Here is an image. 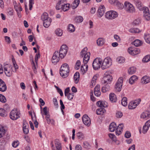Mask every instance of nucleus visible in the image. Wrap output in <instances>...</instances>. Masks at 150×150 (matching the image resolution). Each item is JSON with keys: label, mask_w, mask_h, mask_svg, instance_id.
<instances>
[{"label": "nucleus", "mask_w": 150, "mask_h": 150, "mask_svg": "<svg viewBox=\"0 0 150 150\" xmlns=\"http://www.w3.org/2000/svg\"><path fill=\"white\" fill-rule=\"evenodd\" d=\"M87 50L88 49L87 47L84 48L82 50L80 53L81 57H84L83 60V62L84 64V66L85 67V69H86V71L88 70V66L86 64L88 63L89 60L90 55V52H87L86 53Z\"/></svg>", "instance_id": "nucleus-1"}, {"label": "nucleus", "mask_w": 150, "mask_h": 150, "mask_svg": "<svg viewBox=\"0 0 150 150\" xmlns=\"http://www.w3.org/2000/svg\"><path fill=\"white\" fill-rule=\"evenodd\" d=\"M69 67L67 63H64L61 67L60 69V74L62 77L65 78L67 77L69 72Z\"/></svg>", "instance_id": "nucleus-2"}, {"label": "nucleus", "mask_w": 150, "mask_h": 150, "mask_svg": "<svg viewBox=\"0 0 150 150\" xmlns=\"http://www.w3.org/2000/svg\"><path fill=\"white\" fill-rule=\"evenodd\" d=\"M110 72L109 71L106 72L104 74V76L103 77L102 83L105 84H110L112 80V78L110 74Z\"/></svg>", "instance_id": "nucleus-3"}, {"label": "nucleus", "mask_w": 150, "mask_h": 150, "mask_svg": "<svg viewBox=\"0 0 150 150\" xmlns=\"http://www.w3.org/2000/svg\"><path fill=\"white\" fill-rule=\"evenodd\" d=\"M68 47L65 45H63L61 46L59 52V56L61 58H64L66 55L68 50Z\"/></svg>", "instance_id": "nucleus-4"}, {"label": "nucleus", "mask_w": 150, "mask_h": 150, "mask_svg": "<svg viewBox=\"0 0 150 150\" xmlns=\"http://www.w3.org/2000/svg\"><path fill=\"white\" fill-rule=\"evenodd\" d=\"M112 64V62L110 58L109 57L105 58L103 63L101 66V68L102 69H105L109 68Z\"/></svg>", "instance_id": "nucleus-5"}, {"label": "nucleus", "mask_w": 150, "mask_h": 150, "mask_svg": "<svg viewBox=\"0 0 150 150\" xmlns=\"http://www.w3.org/2000/svg\"><path fill=\"white\" fill-rule=\"evenodd\" d=\"M105 16L107 19L112 20L117 17L118 13L115 11H109L106 13Z\"/></svg>", "instance_id": "nucleus-6"}, {"label": "nucleus", "mask_w": 150, "mask_h": 150, "mask_svg": "<svg viewBox=\"0 0 150 150\" xmlns=\"http://www.w3.org/2000/svg\"><path fill=\"white\" fill-rule=\"evenodd\" d=\"M124 8L127 12L129 13H133L135 11L133 5L128 1L125 2Z\"/></svg>", "instance_id": "nucleus-7"}, {"label": "nucleus", "mask_w": 150, "mask_h": 150, "mask_svg": "<svg viewBox=\"0 0 150 150\" xmlns=\"http://www.w3.org/2000/svg\"><path fill=\"white\" fill-rule=\"evenodd\" d=\"M4 72L7 76H10L12 74V67L10 64H4Z\"/></svg>", "instance_id": "nucleus-8"}, {"label": "nucleus", "mask_w": 150, "mask_h": 150, "mask_svg": "<svg viewBox=\"0 0 150 150\" xmlns=\"http://www.w3.org/2000/svg\"><path fill=\"white\" fill-rule=\"evenodd\" d=\"M102 60L101 59L97 58H96L93 61L92 66L93 68L95 70L99 69L102 64Z\"/></svg>", "instance_id": "nucleus-9"}, {"label": "nucleus", "mask_w": 150, "mask_h": 150, "mask_svg": "<svg viewBox=\"0 0 150 150\" xmlns=\"http://www.w3.org/2000/svg\"><path fill=\"white\" fill-rule=\"evenodd\" d=\"M20 112L18 111L16 109H14L11 112L10 117L11 119L15 120L20 117Z\"/></svg>", "instance_id": "nucleus-10"}, {"label": "nucleus", "mask_w": 150, "mask_h": 150, "mask_svg": "<svg viewBox=\"0 0 150 150\" xmlns=\"http://www.w3.org/2000/svg\"><path fill=\"white\" fill-rule=\"evenodd\" d=\"M122 83L123 78L122 77L119 78L116 82L115 86L116 91L118 92L121 91L122 86Z\"/></svg>", "instance_id": "nucleus-11"}, {"label": "nucleus", "mask_w": 150, "mask_h": 150, "mask_svg": "<svg viewBox=\"0 0 150 150\" xmlns=\"http://www.w3.org/2000/svg\"><path fill=\"white\" fill-rule=\"evenodd\" d=\"M140 99H139L130 102L128 105V108L129 109H133L135 108L137 105L139 104L141 102Z\"/></svg>", "instance_id": "nucleus-12"}, {"label": "nucleus", "mask_w": 150, "mask_h": 150, "mask_svg": "<svg viewBox=\"0 0 150 150\" xmlns=\"http://www.w3.org/2000/svg\"><path fill=\"white\" fill-rule=\"evenodd\" d=\"M128 52L130 54L132 55H135L139 54L140 52V50L138 49L134 48L131 47H129L128 49Z\"/></svg>", "instance_id": "nucleus-13"}, {"label": "nucleus", "mask_w": 150, "mask_h": 150, "mask_svg": "<svg viewBox=\"0 0 150 150\" xmlns=\"http://www.w3.org/2000/svg\"><path fill=\"white\" fill-rule=\"evenodd\" d=\"M59 53L58 51H55L52 57V62L53 63L56 64L57 62H58L59 60Z\"/></svg>", "instance_id": "nucleus-14"}, {"label": "nucleus", "mask_w": 150, "mask_h": 150, "mask_svg": "<svg viewBox=\"0 0 150 150\" xmlns=\"http://www.w3.org/2000/svg\"><path fill=\"white\" fill-rule=\"evenodd\" d=\"M29 127L28 123L26 120H23V129L24 133L25 134H27L29 132Z\"/></svg>", "instance_id": "nucleus-15"}, {"label": "nucleus", "mask_w": 150, "mask_h": 150, "mask_svg": "<svg viewBox=\"0 0 150 150\" xmlns=\"http://www.w3.org/2000/svg\"><path fill=\"white\" fill-rule=\"evenodd\" d=\"M82 121L85 125L89 126L90 125V119L87 115H83L82 117Z\"/></svg>", "instance_id": "nucleus-16"}, {"label": "nucleus", "mask_w": 150, "mask_h": 150, "mask_svg": "<svg viewBox=\"0 0 150 150\" xmlns=\"http://www.w3.org/2000/svg\"><path fill=\"white\" fill-rule=\"evenodd\" d=\"M143 13V16L144 18L147 21L149 20H150V15L148 8L147 7L145 8Z\"/></svg>", "instance_id": "nucleus-17"}, {"label": "nucleus", "mask_w": 150, "mask_h": 150, "mask_svg": "<svg viewBox=\"0 0 150 150\" xmlns=\"http://www.w3.org/2000/svg\"><path fill=\"white\" fill-rule=\"evenodd\" d=\"M105 12V7L104 6H100L98 10V17L100 18L104 15Z\"/></svg>", "instance_id": "nucleus-18"}, {"label": "nucleus", "mask_w": 150, "mask_h": 150, "mask_svg": "<svg viewBox=\"0 0 150 150\" xmlns=\"http://www.w3.org/2000/svg\"><path fill=\"white\" fill-rule=\"evenodd\" d=\"M123 127V125L122 123L118 125L116 130V134L117 135H119L121 133Z\"/></svg>", "instance_id": "nucleus-19"}, {"label": "nucleus", "mask_w": 150, "mask_h": 150, "mask_svg": "<svg viewBox=\"0 0 150 150\" xmlns=\"http://www.w3.org/2000/svg\"><path fill=\"white\" fill-rule=\"evenodd\" d=\"M6 89V86L5 83L1 79H0V91H1L4 92Z\"/></svg>", "instance_id": "nucleus-20"}, {"label": "nucleus", "mask_w": 150, "mask_h": 150, "mask_svg": "<svg viewBox=\"0 0 150 150\" xmlns=\"http://www.w3.org/2000/svg\"><path fill=\"white\" fill-rule=\"evenodd\" d=\"M100 86L99 85H97L95 88L94 93L96 96H99L100 95Z\"/></svg>", "instance_id": "nucleus-21"}, {"label": "nucleus", "mask_w": 150, "mask_h": 150, "mask_svg": "<svg viewBox=\"0 0 150 150\" xmlns=\"http://www.w3.org/2000/svg\"><path fill=\"white\" fill-rule=\"evenodd\" d=\"M140 117L142 119H148L150 117V113L148 111H145L141 114Z\"/></svg>", "instance_id": "nucleus-22"}, {"label": "nucleus", "mask_w": 150, "mask_h": 150, "mask_svg": "<svg viewBox=\"0 0 150 150\" xmlns=\"http://www.w3.org/2000/svg\"><path fill=\"white\" fill-rule=\"evenodd\" d=\"M96 105L100 108H105L107 107V103L106 102L101 101H100L97 102Z\"/></svg>", "instance_id": "nucleus-23"}, {"label": "nucleus", "mask_w": 150, "mask_h": 150, "mask_svg": "<svg viewBox=\"0 0 150 150\" xmlns=\"http://www.w3.org/2000/svg\"><path fill=\"white\" fill-rule=\"evenodd\" d=\"M150 82V77L147 76H144L141 79V82L143 84H146Z\"/></svg>", "instance_id": "nucleus-24"}, {"label": "nucleus", "mask_w": 150, "mask_h": 150, "mask_svg": "<svg viewBox=\"0 0 150 150\" xmlns=\"http://www.w3.org/2000/svg\"><path fill=\"white\" fill-rule=\"evenodd\" d=\"M110 100L113 103L117 101V98L116 95L112 93L110 94Z\"/></svg>", "instance_id": "nucleus-25"}, {"label": "nucleus", "mask_w": 150, "mask_h": 150, "mask_svg": "<svg viewBox=\"0 0 150 150\" xmlns=\"http://www.w3.org/2000/svg\"><path fill=\"white\" fill-rule=\"evenodd\" d=\"M52 19H51L43 21V26L46 28H48L50 25Z\"/></svg>", "instance_id": "nucleus-26"}, {"label": "nucleus", "mask_w": 150, "mask_h": 150, "mask_svg": "<svg viewBox=\"0 0 150 150\" xmlns=\"http://www.w3.org/2000/svg\"><path fill=\"white\" fill-rule=\"evenodd\" d=\"M6 144V142L3 139L0 140V150H4V146Z\"/></svg>", "instance_id": "nucleus-27"}, {"label": "nucleus", "mask_w": 150, "mask_h": 150, "mask_svg": "<svg viewBox=\"0 0 150 150\" xmlns=\"http://www.w3.org/2000/svg\"><path fill=\"white\" fill-rule=\"evenodd\" d=\"M55 143V146L57 148V150H62L61 145L59 142V140L58 139H56Z\"/></svg>", "instance_id": "nucleus-28"}, {"label": "nucleus", "mask_w": 150, "mask_h": 150, "mask_svg": "<svg viewBox=\"0 0 150 150\" xmlns=\"http://www.w3.org/2000/svg\"><path fill=\"white\" fill-rule=\"evenodd\" d=\"M116 127V125L115 123H111L109 126L110 131L111 132H114L115 130Z\"/></svg>", "instance_id": "nucleus-29"}, {"label": "nucleus", "mask_w": 150, "mask_h": 150, "mask_svg": "<svg viewBox=\"0 0 150 150\" xmlns=\"http://www.w3.org/2000/svg\"><path fill=\"white\" fill-rule=\"evenodd\" d=\"M105 42V39L102 38H98L97 40V43L99 46H102L104 43Z\"/></svg>", "instance_id": "nucleus-30"}, {"label": "nucleus", "mask_w": 150, "mask_h": 150, "mask_svg": "<svg viewBox=\"0 0 150 150\" xmlns=\"http://www.w3.org/2000/svg\"><path fill=\"white\" fill-rule=\"evenodd\" d=\"M41 20L42 21L47 20V19H50L51 18L48 16V14L47 13H44L42 15L41 17Z\"/></svg>", "instance_id": "nucleus-31"}, {"label": "nucleus", "mask_w": 150, "mask_h": 150, "mask_svg": "<svg viewBox=\"0 0 150 150\" xmlns=\"http://www.w3.org/2000/svg\"><path fill=\"white\" fill-rule=\"evenodd\" d=\"M135 4L137 8L140 10H142L143 9V7L141 1L139 0L137 1L136 2Z\"/></svg>", "instance_id": "nucleus-32"}, {"label": "nucleus", "mask_w": 150, "mask_h": 150, "mask_svg": "<svg viewBox=\"0 0 150 150\" xmlns=\"http://www.w3.org/2000/svg\"><path fill=\"white\" fill-rule=\"evenodd\" d=\"M80 74L79 72H76L74 76V80L76 83H77L79 79Z\"/></svg>", "instance_id": "nucleus-33"}, {"label": "nucleus", "mask_w": 150, "mask_h": 150, "mask_svg": "<svg viewBox=\"0 0 150 150\" xmlns=\"http://www.w3.org/2000/svg\"><path fill=\"white\" fill-rule=\"evenodd\" d=\"M110 89V86L109 84H106L105 87H102L101 88V91L103 93L105 92L109 91Z\"/></svg>", "instance_id": "nucleus-34"}, {"label": "nucleus", "mask_w": 150, "mask_h": 150, "mask_svg": "<svg viewBox=\"0 0 150 150\" xmlns=\"http://www.w3.org/2000/svg\"><path fill=\"white\" fill-rule=\"evenodd\" d=\"M7 115V112L6 110L0 108V115L2 117H5Z\"/></svg>", "instance_id": "nucleus-35"}, {"label": "nucleus", "mask_w": 150, "mask_h": 150, "mask_svg": "<svg viewBox=\"0 0 150 150\" xmlns=\"http://www.w3.org/2000/svg\"><path fill=\"white\" fill-rule=\"evenodd\" d=\"M76 136L79 139L81 140L84 139L85 138L84 134L81 132H79L77 133Z\"/></svg>", "instance_id": "nucleus-36"}, {"label": "nucleus", "mask_w": 150, "mask_h": 150, "mask_svg": "<svg viewBox=\"0 0 150 150\" xmlns=\"http://www.w3.org/2000/svg\"><path fill=\"white\" fill-rule=\"evenodd\" d=\"M105 112V110L103 108H100L96 110V113L97 115H103Z\"/></svg>", "instance_id": "nucleus-37"}, {"label": "nucleus", "mask_w": 150, "mask_h": 150, "mask_svg": "<svg viewBox=\"0 0 150 150\" xmlns=\"http://www.w3.org/2000/svg\"><path fill=\"white\" fill-rule=\"evenodd\" d=\"M80 0H74L72 4V8L73 9L76 8L78 6L80 3Z\"/></svg>", "instance_id": "nucleus-38"}, {"label": "nucleus", "mask_w": 150, "mask_h": 150, "mask_svg": "<svg viewBox=\"0 0 150 150\" xmlns=\"http://www.w3.org/2000/svg\"><path fill=\"white\" fill-rule=\"evenodd\" d=\"M70 5L69 4H66L64 5L62 4V9L64 11L68 10L69 9Z\"/></svg>", "instance_id": "nucleus-39"}, {"label": "nucleus", "mask_w": 150, "mask_h": 150, "mask_svg": "<svg viewBox=\"0 0 150 150\" xmlns=\"http://www.w3.org/2000/svg\"><path fill=\"white\" fill-rule=\"evenodd\" d=\"M83 147L87 149H90L91 148V146L89 143L87 141H84L83 142Z\"/></svg>", "instance_id": "nucleus-40"}, {"label": "nucleus", "mask_w": 150, "mask_h": 150, "mask_svg": "<svg viewBox=\"0 0 150 150\" xmlns=\"http://www.w3.org/2000/svg\"><path fill=\"white\" fill-rule=\"evenodd\" d=\"M137 79V77L136 76L133 75L130 78L129 82L130 84H132Z\"/></svg>", "instance_id": "nucleus-41"}, {"label": "nucleus", "mask_w": 150, "mask_h": 150, "mask_svg": "<svg viewBox=\"0 0 150 150\" xmlns=\"http://www.w3.org/2000/svg\"><path fill=\"white\" fill-rule=\"evenodd\" d=\"M141 30H140L138 28H132L129 30V32L133 33H138L141 32Z\"/></svg>", "instance_id": "nucleus-42"}, {"label": "nucleus", "mask_w": 150, "mask_h": 150, "mask_svg": "<svg viewBox=\"0 0 150 150\" xmlns=\"http://www.w3.org/2000/svg\"><path fill=\"white\" fill-rule=\"evenodd\" d=\"M132 44L134 45L135 46L137 47L141 45L142 43L141 41L140 40H137L133 42Z\"/></svg>", "instance_id": "nucleus-43"}, {"label": "nucleus", "mask_w": 150, "mask_h": 150, "mask_svg": "<svg viewBox=\"0 0 150 150\" xmlns=\"http://www.w3.org/2000/svg\"><path fill=\"white\" fill-rule=\"evenodd\" d=\"M109 2L111 4H113L114 5L118 4L121 5L122 7L123 6L122 5L120 4V3L117 0H109Z\"/></svg>", "instance_id": "nucleus-44"}, {"label": "nucleus", "mask_w": 150, "mask_h": 150, "mask_svg": "<svg viewBox=\"0 0 150 150\" xmlns=\"http://www.w3.org/2000/svg\"><path fill=\"white\" fill-rule=\"evenodd\" d=\"M116 60L119 63H123L125 62L124 57L121 56L118 57L116 59Z\"/></svg>", "instance_id": "nucleus-45"}, {"label": "nucleus", "mask_w": 150, "mask_h": 150, "mask_svg": "<svg viewBox=\"0 0 150 150\" xmlns=\"http://www.w3.org/2000/svg\"><path fill=\"white\" fill-rule=\"evenodd\" d=\"M144 38L146 42L150 44V35L149 34H145L144 35Z\"/></svg>", "instance_id": "nucleus-46"}, {"label": "nucleus", "mask_w": 150, "mask_h": 150, "mask_svg": "<svg viewBox=\"0 0 150 150\" xmlns=\"http://www.w3.org/2000/svg\"><path fill=\"white\" fill-rule=\"evenodd\" d=\"M68 29L69 31L70 32H74L75 30L74 26L71 24H70L69 25Z\"/></svg>", "instance_id": "nucleus-47"}, {"label": "nucleus", "mask_w": 150, "mask_h": 150, "mask_svg": "<svg viewBox=\"0 0 150 150\" xmlns=\"http://www.w3.org/2000/svg\"><path fill=\"white\" fill-rule=\"evenodd\" d=\"M122 104L124 106H126L127 105V98L126 97H124L121 100Z\"/></svg>", "instance_id": "nucleus-48"}, {"label": "nucleus", "mask_w": 150, "mask_h": 150, "mask_svg": "<svg viewBox=\"0 0 150 150\" xmlns=\"http://www.w3.org/2000/svg\"><path fill=\"white\" fill-rule=\"evenodd\" d=\"M5 133V130L4 128L1 126H0V138L2 137Z\"/></svg>", "instance_id": "nucleus-49"}, {"label": "nucleus", "mask_w": 150, "mask_h": 150, "mask_svg": "<svg viewBox=\"0 0 150 150\" xmlns=\"http://www.w3.org/2000/svg\"><path fill=\"white\" fill-rule=\"evenodd\" d=\"M83 17L81 16H79L76 17L75 19L76 22L77 23H81L83 21Z\"/></svg>", "instance_id": "nucleus-50"}, {"label": "nucleus", "mask_w": 150, "mask_h": 150, "mask_svg": "<svg viewBox=\"0 0 150 150\" xmlns=\"http://www.w3.org/2000/svg\"><path fill=\"white\" fill-rule=\"evenodd\" d=\"M13 4L14 8L16 12H17L19 10V7L20 6V3H17L15 1L13 2Z\"/></svg>", "instance_id": "nucleus-51"}, {"label": "nucleus", "mask_w": 150, "mask_h": 150, "mask_svg": "<svg viewBox=\"0 0 150 150\" xmlns=\"http://www.w3.org/2000/svg\"><path fill=\"white\" fill-rule=\"evenodd\" d=\"M136 71V69L134 67H131L128 70V72L129 74H132Z\"/></svg>", "instance_id": "nucleus-52"}, {"label": "nucleus", "mask_w": 150, "mask_h": 150, "mask_svg": "<svg viewBox=\"0 0 150 150\" xmlns=\"http://www.w3.org/2000/svg\"><path fill=\"white\" fill-rule=\"evenodd\" d=\"M45 118L48 124H49L51 123H52V121H53V120L52 119H50V117L49 114L47 115L46 116Z\"/></svg>", "instance_id": "nucleus-53"}, {"label": "nucleus", "mask_w": 150, "mask_h": 150, "mask_svg": "<svg viewBox=\"0 0 150 150\" xmlns=\"http://www.w3.org/2000/svg\"><path fill=\"white\" fill-rule=\"evenodd\" d=\"M150 61V55H147L145 56L142 59L144 62H147Z\"/></svg>", "instance_id": "nucleus-54"}, {"label": "nucleus", "mask_w": 150, "mask_h": 150, "mask_svg": "<svg viewBox=\"0 0 150 150\" xmlns=\"http://www.w3.org/2000/svg\"><path fill=\"white\" fill-rule=\"evenodd\" d=\"M55 33L58 36H61L62 34V30L60 29H57L55 31Z\"/></svg>", "instance_id": "nucleus-55"}, {"label": "nucleus", "mask_w": 150, "mask_h": 150, "mask_svg": "<svg viewBox=\"0 0 150 150\" xmlns=\"http://www.w3.org/2000/svg\"><path fill=\"white\" fill-rule=\"evenodd\" d=\"M81 65V62L80 60H78L77 61L75 66V68L76 70L79 69Z\"/></svg>", "instance_id": "nucleus-56"}, {"label": "nucleus", "mask_w": 150, "mask_h": 150, "mask_svg": "<svg viewBox=\"0 0 150 150\" xmlns=\"http://www.w3.org/2000/svg\"><path fill=\"white\" fill-rule=\"evenodd\" d=\"M6 98L4 96L0 94V101L3 103H5L6 102Z\"/></svg>", "instance_id": "nucleus-57"}, {"label": "nucleus", "mask_w": 150, "mask_h": 150, "mask_svg": "<svg viewBox=\"0 0 150 150\" xmlns=\"http://www.w3.org/2000/svg\"><path fill=\"white\" fill-rule=\"evenodd\" d=\"M97 79L96 76H95L93 77L91 81V85L93 86L95 85Z\"/></svg>", "instance_id": "nucleus-58"}, {"label": "nucleus", "mask_w": 150, "mask_h": 150, "mask_svg": "<svg viewBox=\"0 0 150 150\" xmlns=\"http://www.w3.org/2000/svg\"><path fill=\"white\" fill-rule=\"evenodd\" d=\"M141 19L140 18H138L134 20L133 23L135 25H138L141 23Z\"/></svg>", "instance_id": "nucleus-59"}, {"label": "nucleus", "mask_w": 150, "mask_h": 150, "mask_svg": "<svg viewBox=\"0 0 150 150\" xmlns=\"http://www.w3.org/2000/svg\"><path fill=\"white\" fill-rule=\"evenodd\" d=\"M149 127L145 125H144L142 129V132L144 134L146 133L149 129Z\"/></svg>", "instance_id": "nucleus-60"}, {"label": "nucleus", "mask_w": 150, "mask_h": 150, "mask_svg": "<svg viewBox=\"0 0 150 150\" xmlns=\"http://www.w3.org/2000/svg\"><path fill=\"white\" fill-rule=\"evenodd\" d=\"M12 60L13 63V66L15 67V69H18V65L16 63L14 57L12 58Z\"/></svg>", "instance_id": "nucleus-61"}, {"label": "nucleus", "mask_w": 150, "mask_h": 150, "mask_svg": "<svg viewBox=\"0 0 150 150\" xmlns=\"http://www.w3.org/2000/svg\"><path fill=\"white\" fill-rule=\"evenodd\" d=\"M53 102L54 103V106H55V108H57L58 107V105L57 103V100L56 98H55L53 99Z\"/></svg>", "instance_id": "nucleus-62"}, {"label": "nucleus", "mask_w": 150, "mask_h": 150, "mask_svg": "<svg viewBox=\"0 0 150 150\" xmlns=\"http://www.w3.org/2000/svg\"><path fill=\"white\" fill-rule=\"evenodd\" d=\"M74 96V94L73 93H69L67 96L68 99L70 100L73 99Z\"/></svg>", "instance_id": "nucleus-63"}, {"label": "nucleus", "mask_w": 150, "mask_h": 150, "mask_svg": "<svg viewBox=\"0 0 150 150\" xmlns=\"http://www.w3.org/2000/svg\"><path fill=\"white\" fill-rule=\"evenodd\" d=\"M122 115V113L121 112L118 111L116 112V116L117 118H121Z\"/></svg>", "instance_id": "nucleus-64"}]
</instances>
